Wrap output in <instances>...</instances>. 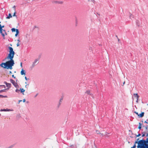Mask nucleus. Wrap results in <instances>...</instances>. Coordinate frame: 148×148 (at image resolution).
Returning <instances> with one entry per match:
<instances>
[{
    "mask_svg": "<svg viewBox=\"0 0 148 148\" xmlns=\"http://www.w3.org/2000/svg\"><path fill=\"white\" fill-rule=\"evenodd\" d=\"M8 48L9 49V53L8 56L4 60H6L7 59H10V60L6 62L5 63H2L0 64V66L4 68L11 70L12 69V66L14 64V61L13 59L15 54V52L12 47H9Z\"/></svg>",
    "mask_w": 148,
    "mask_h": 148,
    "instance_id": "1",
    "label": "nucleus"
},
{
    "mask_svg": "<svg viewBox=\"0 0 148 148\" xmlns=\"http://www.w3.org/2000/svg\"><path fill=\"white\" fill-rule=\"evenodd\" d=\"M39 60V58H37L32 63V64L31 66L32 68L34 67L38 63V61Z\"/></svg>",
    "mask_w": 148,
    "mask_h": 148,
    "instance_id": "2",
    "label": "nucleus"
},
{
    "mask_svg": "<svg viewBox=\"0 0 148 148\" xmlns=\"http://www.w3.org/2000/svg\"><path fill=\"white\" fill-rule=\"evenodd\" d=\"M142 140L143 142V143H144V144L145 146H147V148H148V145L146 143H148V138L146 139V140Z\"/></svg>",
    "mask_w": 148,
    "mask_h": 148,
    "instance_id": "3",
    "label": "nucleus"
},
{
    "mask_svg": "<svg viewBox=\"0 0 148 148\" xmlns=\"http://www.w3.org/2000/svg\"><path fill=\"white\" fill-rule=\"evenodd\" d=\"M4 83L8 87V88H9L11 87V84L10 83H7L6 82H5Z\"/></svg>",
    "mask_w": 148,
    "mask_h": 148,
    "instance_id": "4",
    "label": "nucleus"
},
{
    "mask_svg": "<svg viewBox=\"0 0 148 148\" xmlns=\"http://www.w3.org/2000/svg\"><path fill=\"white\" fill-rule=\"evenodd\" d=\"M21 75H25V70H23V69H22V70L21 71Z\"/></svg>",
    "mask_w": 148,
    "mask_h": 148,
    "instance_id": "5",
    "label": "nucleus"
},
{
    "mask_svg": "<svg viewBox=\"0 0 148 148\" xmlns=\"http://www.w3.org/2000/svg\"><path fill=\"white\" fill-rule=\"evenodd\" d=\"M10 82L12 83L13 85H14V84L16 83V82H15V81L12 79H10Z\"/></svg>",
    "mask_w": 148,
    "mask_h": 148,
    "instance_id": "6",
    "label": "nucleus"
},
{
    "mask_svg": "<svg viewBox=\"0 0 148 148\" xmlns=\"http://www.w3.org/2000/svg\"><path fill=\"white\" fill-rule=\"evenodd\" d=\"M136 24L138 26H140V25L141 24V23L140 22V21L138 20H137L136 21Z\"/></svg>",
    "mask_w": 148,
    "mask_h": 148,
    "instance_id": "7",
    "label": "nucleus"
},
{
    "mask_svg": "<svg viewBox=\"0 0 148 148\" xmlns=\"http://www.w3.org/2000/svg\"><path fill=\"white\" fill-rule=\"evenodd\" d=\"M144 112H142L141 114H140L139 115H138V116H139L140 117H143L144 115Z\"/></svg>",
    "mask_w": 148,
    "mask_h": 148,
    "instance_id": "8",
    "label": "nucleus"
},
{
    "mask_svg": "<svg viewBox=\"0 0 148 148\" xmlns=\"http://www.w3.org/2000/svg\"><path fill=\"white\" fill-rule=\"evenodd\" d=\"M63 99V97H62L60 99L59 101V105H58V106H59L60 105L61 103L62 102V101Z\"/></svg>",
    "mask_w": 148,
    "mask_h": 148,
    "instance_id": "9",
    "label": "nucleus"
},
{
    "mask_svg": "<svg viewBox=\"0 0 148 148\" xmlns=\"http://www.w3.org/2000/svg\"><path fill=\"white\" fill-rule=\"evenodd\" d=\"M16 34L15 35V36H17V35H18V33H19V32L18 29H16Z\"/></svg>",
    "mask_w": 148,
    "mask_h": 148,
    "instance_id": "10",
    "label": "nucleus"
},
{
    "mask_svg": "<svg viewBox=\"0 0 148 148\" xmlns=\"http://www.w3.org/2000/svg\"><path fill=\"white\" fill-rule=\"evenodd\" d=\"M20 90H21V92L23 93V95H24L23 92L25 91V90L23 88H21Z\"/></svg>",
    "mask_w": 148,
    "mask_h": 148,
    "instance_id": "11",
    "label": "nucleus"
},
{
    "mask_svg": "<svg viewBox=\"0 0 148 148\" xmlns=\"http://www.w3.org/2000/svg\"><path fill=\"white\" fill-rule=\"evenodd\" d=\"M0 33L4 37L5 36V33L3 31L0 32Z\"/></svg>",
    "mask_w": 148,
    "mask_h": 148,
    "instance_id": "12",
    "label": "nucleus"
},
{
    "mask_svg": "<svg viewBox=\"0 0 148 148\" xmlns=\"http://www.w3.org/2000/svg\"><path fill=\"white\" fill-rule=\"evenodd\" d=\"M134 95L137 98H139V96L138 95V94L137 93H134Z\"/></svg>",
    "mask_w": 148,
    "mask_h": 148,
    "instance_id": "13",
    "label": "nucleus"
},
{
    "mask_svg": "<svg viewBox=\"0 0 148 148\" xmlns=\"http://www.w3.org/2000/svg\"><path fill=\"white\" fill-rule=\"evenodd\" d=\"M12 17V16L11 14L10 13L9 14V16H8L7 17V18H11Z\"/></svg>",
    "mask_w": 148,
    "mask_h": 148,
    "instance_id": "14",
    "label": "nucleus"
},
{
    "mask_svg": "<svg viewBox=\"0 0 148 148\" xmlns=\"http://www.w3.org/2000/svg\"><path fill=\"white\" fill-rule=\"evenodd\" d=\"M139 126L138 128L139 129H140L141 128V124L140 123H139Z\"/></svg>",
    "mask_w": 148,
    "mask_h": 148,
    "instance_id": "15",
    "label": "nucleus"
},
{
    "mask_svg": "<svg viewBox=\"0 0 148 148\" xmlns=\"http://www.w3.org/2000/svg\"><path fill=\"white\" fill-rule=\"evenodd\" d=\"M3 31V32H4L5 33V34H6V32H5V30H3V29H2V28H1L0 27V32H1V31Z\"/></svg>",
    "mask_w": 148,
    "mask_h": 148,
    "instance_id": "16",
    "label": "nucleus"
},
{
    "mask_svg": "<svg viewBox=\"0 0 148 148\" xmlns=\"http://www.w3.org/2000/svg\"><path fill=\"white\" fill-rule=\"evenodd\" d=\"M14 85L16 88H18V85L16 83L15 84H14Z\"/></svg>",
    "mask_w": 148,
    "mask_h": 148,
    "instance_id": "17",
    "label": "nucleus"
},
{
    "mask_svg": "<svg viewBox=\"0 0 148 148\" xmlns=\"http://www.w3.org/2000/svg\"><path fill=\"white\" fill-rule=\"evenodd\" d=\"M14 145H11L9 146V147H7L6 148H12L14 147Z\"/></svg>",
    "mask_w": 148,
    "mask_h": 148,
    "instance_id": "18",
    "label": "nucleus"
},
{
    "mask_svg": "<svg viewBox=\"0 0 148 148\" xmlns=\"http://www.w3.org/2000/svg\"><path fill=\"white\" fill-rule=\"evenodd\" d=\"M20 90H18V89H16L15 90V92L18 93H19V92H20Z\"/></svg>",
    "mask_w": 148,
    "mask_h": 148,
    "instance_id": "19",
    "label": "nucleus"
},
{
    "mask_svg": "<svg viewBox=\"0 0 148 148\" xmlns=\"http://www.w3.org/2000/svg\"><path fill=\"white\" fill-rule=\"evenodd\" d=\"M133 16L132 14H131L130 15V18L131 19H132V18H133Z\"/></svg>",
    "mask_w": 148,
    "mask_h": 148,
    "instance_id": "20",
    "label": "nucleus"
},
{
    "mask_svg": "<svg viewBox=\"0 0 148 148\" xmlns=\"http://www.w3.org/2000/svg\"><path fill=\"white\" fill-rule=\"evenodd\" d=\"M86 93L87 94H89L90 93V91L89 90H87L86 92Z\"/></svg>",
    "mask_w": 148,
    "mask_h": 148,
    "instance_id": "21",
    "label": "nucleus"
},
{
    "mask_svg": "<svg viewBox=\"0 0 148 148\" xmlns=\"http://www.w3.org/2000/svg\"><path fill=\"white\" fill-rule=\"evenodd\" d=\"M11 30L12 32H14L16 31V29L14 28H12Z\"/></svg>",
    "mask_w": 148,
    "mask_h": 148,
    "instance_id": "22",
    "label": "nucleus"
},
{
    "mask_svg": "<svg viewBox=\"0 0 148 148\" xmlns=\"http://www.w3.org/2000/svg\"><path fill=\"white\" fill-rule=\"evenodd\" d=\"M5 90L6 89H3V90H0V93H1L2 92H4L5 91Z\"/></svg>",
    "mask_w": 148,
    "mask_h": 148,
    "instance_id": "23",
    "label": "nucleus"
},
{
    "mask_svg": "<svg viewBox=\"0 0 148 148\" xmlns=\"http://www.w3.org/2000/svg\"><path fill=\"white\" fill-rule=\"evenodd\" d=\"M0 111H6V110L5 109H1Z\"/></svg>",
    "mask_w": 148,
    "mask_h": 148,
    "instance_id": "24",
    "label": "nucleus"
},
{
    "mask_svg": "<svg viewBox=\"0 0 148 148\" xmlns=\"http://www.w3.org/2000/svg\"><path fill=\"white\" fill-rule=\"evenodd\" d=\"M96 133L98 134H100V132L98 130H96Z\"/></svg>",
    "mask_w": 148,
    "mask_h": 148,
    "instance_id": "25",
    "label": "nucleus"
},
{
    "mask_svg": "<svg viewBox=\"0 0 148 148\" xmlns=\"http://www.w3.org/2000/svg\"><path fill=\"white\" fill-rule=\"evenodd\" d=\"M0 98H4V96L2 95H0Z\"/></svg>",
    "mask_w": 148,
    "mask_h": 148,
    "instance_id": "26",
    "label": "nucleus"
},
{
    "mask_svg": "<svg viewBox=\"0 0 148 148\" xmlns=\"http://www.w3.org/2000/svg\"><path fill=\"white\" fill-rule=\"evenodd\" d=\"M4 27V25H3V26L1 25L0 26V27L1 28H3Z\"/></svg>",
    "mask_w": 148,
    "mask_h": 148,
    "instance_id": "27",
    "label": "nucleus"
},
{
    "mask_svg": "<svg viewBox=\"0 0 148 148\" xmlns=\"http://www.w3.org/2000/svg\"><path fill=\"white\" fill-rule=\"evenodd\" d=\"M136 147V145H134L133 147H132L131 148H135Z\"/></svg>",
    "mask_w": 148,
    "mask_h": 148,
    "instance_id": "28",
    "label": "nucleus"
},
{
    "mask_svg": "<svg viewBox=\"0 0 148 148\" xmlns=\"http://www.w3.org/2000/svg\"><path fill=\"white\" fill-rule=\"evenodd\" d=\"M20 45V44H19V42H18L17 44V46L18 47Z\"/></svg>",
    "mask_w": 148,
    "mask_h": 148,
    "instance_id": "29",
    "label": "nucleus"
},
{
    "mask_svg": "<svg viewBox=\"0 0 148 148\" xmlns=\"http://www.w3.org/2000/svg\"><path fill=\"white\" fill-rule=\"evenodd\" d=\"M4 86V87H5V86L4 85H1L0 86V87H1V88H3V87Z\"/></svg>",
    "mask_w": 148,
    "mask_h": 148,
    "instance_id": "30",
    "label": "nucleus"
},
{
    "mask_svg": "<svg viewBox=\"0 0 148 148\" xmlns=\"http://www.w3.org/2000/svg\"><path fill=\"white\" fill-rule=\"evenodd\" d=\"M5 110H6V111H10V109H5Z\"/></svg>",
    "mask_w": 148,
    "mask_h": 148,
    "instance_id": "31",
    "label": "nucleus"
},
{
    "mask_svg": "<svg viewBox=\"0 0 148 148\" xmlns=\"http://www.w3.org/2000/svg\"><path fill=\"white\" fill-rule=\"evenodd\" d=\"M140 135H141L140 134H138V135H137V137H138V136H140Z\"/></svg>",
    "mask_w": 148,
    "mask_h": 148,
    "instance_id": "32",
    "label": "nucleus"
},
{
    "mask_svg": "<svg viewBox=\"0 0 148 148\" xmlns=\"http://www.w3.org/2000/svg\"><path fill=\"white\" fill-rule=\"evenodd\" d=\"M145 136V134H143V135H142V137H143Z\"/></svg>",
    "mask_w": 148,
    "mask_h": 148,
    "instance_id": "33",
    "label": "nucleus"
},
{
    "mask_svg": "<svg viewBox=\"0 0 148 148\" xmlns=\"http://www.w3.org/2000/svg\"><path fill=\"white\" fill-rule=\"evenodd\" d=\"M138 98H137V100L136 101V102L138 103Z\"/></svg>",
    "mask_w": 148,
    "mask_h": 148,
    "instance_id": "34",
    "label": "nucleus"
},
{
    "mask_svg": "<svg viewBox=\"0 0 148 148\" xmlns=\"http://www.w3.org/2000/svg\"><path fill=\"white\" fill-rule=\"evenodd\" d=\"M58 3H60V4H62V1H60V2H58Z\"/></svg>",
    "mask_w": 148,
    "mask_h": 148,
    "instance_id": "35",
    "label": "nucleus"
},
{
    "mask_svg": "<svg viewBox=\"0 0 148 148\" xmlns=\"http://www.w3.org/2000/svg\"><path fill=\"white\" fill-rule=\"evenodd\" d=\"M15 14H16V12H14V15H13V16H16Z\"/></svg>",
    "mask_w": 148,
    "mask_h": 148,
    "instance_id": "36",
    "label": "nucleus"
},
{
    "mask_svg": "<svg viewBox=\"0 0 148 148\" xmlns=\"http://www.w3.org/2000/svg\"><path fill=\"white\" fill-rule=\"evenodd\" d=\"M125 81H124V82H123V85H122V86H124V84H125Z\"/></svg>",
    "mask_w": 148,
    "mask_h": 148,
    "instance_id": "37",
    "label": "nucleus"
},
{
    "mask_svg": "<svg viewBox=\"0 0 148 148\" xmlns=\"http://www.w3.org/2000/svg\"><path fill=\"white\" fill-rule=\"evenodd\" d=\"M25 99H23V102H25Z\"/></svg>",
    "mask_w": 148,
    "mask_h": 148,
    "instance_id": "38",
    "label": "nucleus"
},
{
    "mask_svg": "<svg viewBox=\"0 0 148 148\" xmlns=\"http://www.w3.org/2000/svg\"><path fill=\"white\" fill-rule=\"evenodd\" d=\"M25 79H26V80H27V77L25 76Z\"/></svg>",
    "mask_w": 148,
    "mask_h": 148,
    "instance_id": "39",
    "label": "nucleus"
},
{
    "mask_svg": "<svg viewBox=\"0 0 148 148\" xmlns=\"http://www.w3.org/2000/svg\"><path fill=\"white\" fill-rule=\"evenodd\" d=\"M12 77H14V78H15V77L14 76V75H12Z\"/></svg>",
    "mask_w": 148,
    "mask_h": 148,
    "instance_id": "40",
    "label": "nucleus"
},
{
    "mask_svg": "<svg viewBox=\"0 0 148 148\" xmlns=\"http://www.w3.org/2000/svg\"><path fill=\"white\" fill-rule=\"evenodd\" d=\"M7 96H4V98H7Z\"/></svg>",
    "mask_w": 148,
    "mask_h": 148,
    "instance_id": "41",
    "label": "nucleus"
},
{
    "mask_svg": "<svg viewBox=\"0 0 148 148\" xmlns=\"http://www.w3.org/2000/svg\"><path fill=\"white\" fill-rule=\"evenodd\" d=\"M100 134H101V136H103V134H102V133H100Z\"/></svg>",
    "mask_w": 148,
    "mask_h": 148,
    "instance_id": "42",
    "label": "nucleus"
},
{
    "mask_svg": "<svg viewBox=\"0 0 148 148\" xmlns=\"http://www.w3.org/2000/svg\"><path fill=\"white\" fill-rule=\"evenodd\" d=\"M17 41L18 42H19H19H20V40L19 39H18V40H17Z\"/></svg>",
    "mask_w": 148,
    "mask_h": 148,
    "instance_id": "43",
    "label": "nucleus"
},
{
    "mask_svg": "<svg viewBox=\"0 0 148 148\" xmlns=\"http://www.w3.org/2000/svg\"><path fill=\"white\" fill-rule=\"evenodd\" d=\"M15 6L14 5L13 6V8L14 9V10H15Z\"/></svg>",
    "mask_w": 148,
    "mask_h": 148,
    "instance_id": "44",
    "label": "nucleus"
},
{
    "mask_svg": "<svg viewBox=\"0 0 148 148\" xmlns=\"http://www.w3.org/2000/svg\"><path fill=\"white\" fill-rule=\"evenodd\" d=\"M12 73V72L11 71H10L9 74H11Z\"/></svg>",
    "mask_w": 148,
    "mask_h": 148,
    "instance_id": "45",
    "label": "nucleus"
},
{
    "mask_svg": "<svg viewBox=\"0 0 148 148\" xmlns=\"http://www.w3.org/2000/svg\"><path fill=\"white\" fill-rule=\"evenodd\" d=\"M21 67L22 66V62H21Z\"/></svg>",
    "mask_w": 148,
    "mask_h": 148,
    "instance_id": "46",
    "label": "nucleus"
},
{
    "mask_svg": "<svg viewBox=\"0 0 148 148\" xmlns=\"http://www.w3.org/2000/svg\"><path fill=\"white\" fill-rule=\"evenodd\" d=\"M37 95H38V94H36V95L35 96V97H36L37 96Z\"/></svg>",
    "mask_w": 148,
    "mask_h": 148,
    "instance_id": "47",
    "label": "nucleus"
},
{
    "mask_svg": "<svg viewBox=\"0 0 148 148\" xmlns=\"http://www.w3.org/2000/svg\"><path fill=\"white\" fill-rule=\"evenodd\" d=\"M21 101H22V100H19V103H20V102Z\"/></svg>",
    "mask_w": 148,
    "mask_h": 148,
    "instance_id": "48",
    "label": "nucleus"
},
{
    "mask_svg": "<svg viewBox=\"0 0 148 148\" xmlns=\"http://www.w3.org/2000/svg\"><path fill=\"white\" fill-rule=\"evenodd\" d=\"M135 113L136 114H138V113L137 112H135Z\"/></svg>",
    "mask_w": 148,
    "mask_h": 148,
    "instance_id": "49",
    "label": "nucleus"
},
{
    "mask_svg": "<svg viewBox=\"0 0 148 148\" xmlns=\"http://www.w3.org/2000/svg\"><path fill=\"white\" fill-rule=\"evenodd\" d=\"M105 134H106V135H107V133L106 132L105 133Z\"/></svg>",
    "mask_w": 148,
    "mask_h": 148,
    "instance_id": "50",
    "label": "nucleus"
},
{
    "mask_svg": "<svg viewBox=\"0 0 148 148\" xmlns=\"http://www.w3.org/2000/svg\"><path fill=\"white\" fill-rule=\"evenodd\" d=\"M145 123H147V122L146 121H145Z\"/></svg>",
    "mask_w": 148,
    "mask_h": 148,
    "instance_id": "51",
    "label": "nucleus"
},
{
    "mask_svg": "<svg viewBox=\"0 0 148 148\" xmlns=\"http://www.w3.org/2000/svg\"><path fill=\"white\" fill-rule=\"evenodd\" d=\"M135 143H138L137 141H136V142H135Z\"/></svg>",
    "mask_w": 148,
    "mask_h": 148,
    "instance_id": "52",
    "label": "nucleus"
},
{
    "mask_svg": "<svg viewBox=\"0 0 148 148\" xmlns=\"http://www.w3.org/2000/svg\"><path fill=\"white\" fill-rule=\"evenodd\" d=\"M148 136V134H147V135H146V136Z\"/></svg>",
    "mask_w": 148,
    "mask_h": 148,
    "instance_id": "53",
    "label": "nucleus"
},
{
    "mask_svg": "<svg viewBox=\"0 0 148 148\" xmlns=\"http://www.w3.org/2000/svg\"><path fill=\"white\" fill-rule=\"evenodd\" d=\"M1 116V114H0V116Z\"/></svg>",
    "mask_w": 148,
    "mask_h": 148,
    "instance_id": "54",
    "label": "nucleus"
}]
</instances>
